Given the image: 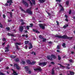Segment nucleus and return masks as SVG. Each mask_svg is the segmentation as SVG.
I'll use <instances>...</instances> for the list:
<instances>
[{"mask_svg": "<svg viewBox=\"0 0 75 75\" xmlns=\"http://www.w3.org/2000/svg\"><path fill=\"white\" fill-rule=\"evenodd\" d=\"M55 37H57L59 38H62L63 39H67V40H72V37H68L66 35H64L63 36H61L58 35H55Z\"/></svg>", "mask_w": 75, "mask_h": 75, "instance_id": "f257e3e1", "label": "nucleus"}, {"mask_svg": "<svg viewBox=\"0 0 75 75\" xmlns=\"http://www.w3.org/2000/svg\"><path fill=\"white\" fill-rule=\"evenodd\" d=\"M25 13H27L29 14H30L31 15L33 14V12L31 11V8H28L27 9L26 11H25Z\"/></svg>", "mask_w": 75, "mask_h": 75, "instance_id": "f03ea898", "label": "nucleus"}, {"mask_svg": "<svg viewBox=\"0 0 75 75\" xmlns=\"http://www.w3.org/2000/svg\"><path fill=\"white\" fill-rule=\"evenodd\" d=\"M22 3L23 4L25 5V6L28 7V4L27 2L25 1H24V0H22Z\"/></svg>", "mask_w": 75, "mask_h": 75, "instance_id": "7ed1b4c3", "label": "nucleus"}, {"mask_svg": "<svg viewBox=\"0 0 75 75\" xmlns=\"http://www.w3.org/2000/svg\"><path fill=\"white\" fill-rule=\"evenodd\" d=\"M39 25L40 28H42V29L43 30L45 29V24H42L40 23L39 24Z\"/></svg>", "mask_w": 75, "mask_h": 75, "instance_id": "20e7f679", "label": "nucleus"}, {"mask_svg": "<svg viewBox=\"0 0 75 75\" xmlns=\"http://www.w3.org/2000/svg\"><path fill=\"white\" fill-rule=\"evenodd\" d=\"M25 27V26H21L20 27H19V31H21V32H23V30H24V27Z\"/></svg>", "mask_w": 75, "mask_h": 75, "instance_id": "39448f33", "label": "nucleus"}, {"mask_svg": "<svg viewBox=\"0 0 75 75\" xmlns=\"http://www.w3.org/2000/svg\"><path fill=\"white\" fill-rule=\"evenodd\" d=\"M18 45H21V43H20L16 42L15 44V45L16 47V48L18 50H19V48H18Z\"/></svg>", "mask_w": 75, "mask_h": 75, "instance_id": "423d86ee", "label": "nucleus"}, {"mask_svg": "<svg viewBox=\"0 0 75 75\" xmlns=\"http://www.w3.org/2000/svg\"><path fill=\"white\" fill-rule=\"evenodd\" d=\"M13 67H16V69H17L18 70H19L20 69V67L17 65V64H14Z\"/></svg>", "mask_w": 75, "mask_h": 75, "instance_id": "0eeeda50", "label": "nucleus"}, {"mask_svg": "<svg viewBox=\"0 0 75 75\" xmlns=\"http://www.w3.org/2000/svg\"><path fill=\"white\" fill-rule=\"evenodd\" d=\"M34 69L35 71H40V72H41V71H42V69H41L40 67L36 69Z\"/></svg>", "mask_w": 75, "mask_h": 75, "instance_id": "6e6552de", "label": "nucleus"}, {"mask_svg": "<svg viewBox=\"0 0 75 75\" xmlns=\"http://www.w3.org/2000/svg\"><path fill=\"white\" fill-rule=\"evenodd\" d=\"M7 3H9V6H10L12 4L11 3H13V1H12V0H10L7 1Z\"/></svg>", "mask_w": 75, "mask_h": 75, "instance_id": "1a4fd4ad", "label": "nucleus"}, {"mask_svg": "<svg viewBox=\"0 0 75 75\" xmlns=\"http://www.w3.org/2000/svg\"><path fill=\"white\" fill-rule=\"evenodd\" d=\"M11 70H12V71H13V74L14 75H18V74L16 73V71H14V69H11Z\"/></svg>", "mask_w": 75, "mask_h": 75, "instance_id": "9d476101", "label": "nucleus"}, {"mask_svg": "<svg viewBox=\"0 0 75 75\" xmlns=\"http://www.w3.org/2000/svg\"><path fill=\"white\" fill-rule=\"evenodd\" d=\"M47 58H48V59H49L50 61H52V58L50 56H47Z\"/></svg>", "mask_w": 75, "mask_h": 75, "instance_id": "9b49d317", "label": "nucleus"}, {"mask_svg": "<svg viewBox=\"0 0 75 75\" xmlns=\"http://www.w3.org/2000/svg\"><path fill=\"white\" fill-rule=\"evenodd\" d=\"M55 74V71H54V68L52 69V75H54Z\"/></svg>", "mask_w": 75, "mask_h": 75, "instance_id": "f8f14e48", "label": "nucleus"}, {"mask_svg": "<svg viewBox=\"0 0 75 75\" xmlns=\"http://www.w3.org/2000/svg\"><path fill=\"white\" fill-rule=\"evenodd\" d=\"M25 69L26 72H27L29 71V68L28 67H25Z\"/></svg>", "mask_w": 75, "mask_h": 75, "instance_id": "ddd939ff", "label": "nucleus"}, {"mask_svg": "<svg viewBox=\"0 0 75 75\" xmlns=\"http://www.w3.org/2000/svg\"><path fill=\"white\" fill-rule=\"evenodd\" d=\"M51 57L52 58H53V59H56V56H55V55L54 54H51Z\"/></svg>", "mask_w": 75, "mask_h": 75, "instance_id": "4468645a", "label": "nucleus"}, {"mask_svg": "<svg viewBox=\"0 0 75 75\" xmlns=\"http://www.w3.org/2000/svg\"><path fill=\"white\" fill-rule=\"evenodd\" d=\"M27 63L28 64H30V65H31V61H30V60H28L26 61Z\"/></svg>", "mask_w": 75, "mask_h": 75, "instance_id": "2eb2a0df", "label": "nucleus"}, {"mask_svg": "<svg viewBox=\"0 0 75 75\" xmlns=\"http://www.w3.org/2000/svg\"><path fill=\"white\" fill-rule=\"evenodd\" d=\"M39 1L40 3H43L45 1V0H39Z\"/></svg>", "mask_w": 75, "mask_h": 75, "instance_id": "dca6fc26", "label": "nucleus"}, {"mask_svg": "<svg viewBox=\"0 0 75 75\" xmlns=\"http://www.w3.org/2000/svg\"><path fill=\"white\" fill-rule=\"evenodd\" d=\"M14 61H15V62H16L20 61V60H19V59L18 58H17L16 59H15Z\"/></svg>", "mask_w": 75, "mask_h": 75, "instance_id": "f3484780", "label": "nucleus"}, {"mask_svg": "<svg viewBox=\"0 0 75 75\" xmlns=\"http://www.w3.org/2000/svg\"><path fill=\"white\" fill-rule=\"evenodd\" d=\"M8 35L9 36H11V37H15V36H14V35H13V34H12L11 33H8Z\"/></svg>", "mask_w": 75, "mask_h": 75, "instance_id": "a211bd4d", "label": "nucleus"}, {"mask_svg": "<svg viewBox=\"0 0 75 75\" xmlns=\"http://www.w3.org/2000/svg\"><path fill=\"white\" fill-rule=\"evenodd\" d=\"M29 44L30 45V46L29 47V49H31V48H33V46L32 45V44H31V43H29Z\"/></svg>", "mask_w": 75, "mask_h": 75, "instance_id": "6ab92c4d", "label": "nucleus"}, {"mask_svg": "<svg viewBox=\"0 0 75 75\" xmlns=\"http://www.w3.org/2000/svg\"><path fill=\"white\" fill-rule=\"evenodd\" d=\"M47 62H42V64L43 66H45L47 65Z\"/></svg>", "mask_w": 75, "mask_h": 75, "instance_id": "aec40b11", "label": "nucleus"}, {"mask_svg": "<svg viewBox=\"0 0 75 75\" xmlns=\"http://www.w3.org/2000/svg\"><path fill=\"white\" fill-rule=\"evenodd\" d=\"M33 31H34V32H36V33H40V32H38V30H35V29H33Z\"/></svg>", "mask_w": 75, "mask_h": 75, "instance_id": "412c9836", "label": "nucleus"}, {"mask_svg": "<svg viewBox=\"0 0 75 75\" xmlns=\"http://www.w3.org/2000/svg\"><path fill=\"white\" fill-rule=\"evenodd\" d=\"M27 0L28 1H29L30 3V5L31 6H33V3H32V2H31V1H30V0Z\"/></svg>", "mask_w": 75, "mask_h": 75, "instance_id": "4be33fe9", "label": "nucleus"}, {"mask_svg": "<svg viewBox=\"0 0 75 75\" xmlns=\"http://www.w3.org/2000/svg\"><path fill=\"white\" fill-rule=\"evenodd\" d=\"M66 44L65 43H64L62 45V46L64 47V48H65L66 47V46H65V45Z\"/></svg>", "mask_w": 75, "mask_h": 75, "instance_id": "5701e85b", "label": "nucleus"}, {"mask_svg": "<svg viewBox=\"0 0 75 75\" xmlns=\"http://www.w3.org/2000/svg\"><path fill=\"white\" fill-rule=\"evenodd\" d=\"M8 13H9V14H10V16L12 18V17H13V15H12V12H8Z\"/></svg>", "mask_w": 75, "mask_h": 75, "instance_id": "b1692460", "label": "nucleus"}, {"mask_svg": "<svg viewBox=\"0 0 75 75\" xmlns=\"http://www.w3.org/2000/svg\"><path fill=\"white\" fill-rule=\"evenodd\" d=\"M70 74L71 75H74V72L72 71H70Z\"/></svg>", "mask_w": 75, "mask_h": 75, "instance_id": "393cba45", "label": "nucleus"}, {"mask_svg": "<svg viewBox=\"0 0 75 75\" xmlns=\"http://www.w3.org/2000/svg\"><path fill=\"white\" fill-rule=\"evenodd\" d=\"M69 61L70 62H71L72 63H73L74 62V60H72V59H70L69 60Z\"/></svg>", "mask_w": 75, "mask_h": 75, "instance_id": "a878e982", "label": "nucleus"}, {"mask_svg": "<svg viewBox=\"0 0 75 75\" xmlns=\"http://www.w3.org/2000/svg\"><path fill=\"white\" fill-rule=\"evenodd\" d=\"M33 4H35V0H31Z\"/></svg>", "mask_w": 75, "mask_h": 75, "instance_id": "bb28decb", "label": "nucleus"}, {"mask_svg": "<svg viewBox=\"0 0 75 75\" xmlns=\"http://www.w3.org/2000/svg\"><path fill=\"white\" fill-rule=\"evenodd\" d=\"M27 73L29 74H31V71L30 70H28Z\"/></svg>", "mask_w": 75, "mask_h": 75, "instance_id": "cd10ccee", "label": "nucleus"}, {"mask_svg": "<svg viewBox=\"0 0 75 75\" xmlns=\"http://www.w3.org/2000/svg\"><path fill=\"white\" fill-rule=\"evenodd\" d=\"M58 65H60V67H62V68H65V66H63L61 64H58Z\"/></svg>", "mask_w": 75, "mask_h": 75, "instance_id": "c85d7f7f", "label": "nucleus"}, {"mask_svg": "<svg viewBox=\"0 0 75 75\" xmlns=\"http://www.w3.org/2000/svg\"><path fill=\"white\" fill-rule=\"evenodd\" d=\"M58 60H61V57H60V56L59 55H58Z\"/></svg>", "mask_w": 75, "mask_h": 75, "instance_id": "c756f323", "label": "nucleus"}, {"mask_svg": "<svg viewBox=\"0 0 75 75\" xmlns=\"http://www.w3.org/2000/svg\"><path fill=\"white\" fill-rule=\"evenodd\" d=\"M11 57L12 58H16V56L11 55Z\"/></svg>", "mask_w": 75, "mask_h": 75, "instance_id": "7c9ffc66", "label": "nucleus"}, {"mask_svg": "<svg viewBox=\"0 0 75 75\" xmlns=\"http://www.w3.org/2000/svg\"><path fill=\"white\" fill-rule=\"evenodd\" d=\"M29 42V41H25V44H28Z\"/></svg>", "mask_w": 75, "mask_h": 75, "instance_id": "2f4dec72", "label": "nucleus"}, {"mask_svg": "<svg viewBox=\"0 0 75 75\" xmlns=\"http://www.w3.org/2000/svg\"><path fill=\"white\" fill-rule=\"evenodd\" d=\"M39 37L41 39H43V37H42V35H39Z\"/></svg>", "mask_w": 75, "mask_h": 75, "instance_id": "473e14b6", "label": "nucleus"}, {"mask_svg": "<svg viewBox=\"0 0 75 75\" xmlns=\"http://www.w3.org/2000/svg\"><path fill=\"white\" fill-rule=\"evenodd\" d=\"M6 29L7 30L9 31V30H10V28L8 27H7L6 28Z\"/></svg>", "mask_w": 75, "mask_h": 75, "instance_id": "72a5a7b5", "label": "nucleus"}, {"mask_svg": "<svg viewBox=\"0 0 75 75\" xmlns=\"http://www.w3.org/2000/svg\"><path fill=\"white\" fill-rule=\"evenodd\" d=\"M57 49H59V50L60 49V47H59V45H58L57 46Z\"/></svg>", "mask_w": 75, "mask_h": 75, "instance_id": "f704fd0d", "label": "nucleus"}, {"mask_svg": "<svg viewBox=\"0 0 75 75\" xmlns=\"http://www.w3.org/2000/svg\"><path fill=\"white\" fill-rule=\"evenodd\" d=\"M64 8L63 7H62V8L60 9L61 11H64Z\"/></svg>", "mask_w": 75, "mask_h": 75, "instance_id": "c9c22d12", "label": "nucleus"}, {"mask_svg": "<svg viewBox=\"0 0 75 75\" xmlns=\"http://www.w3.org/2000/svg\"><path fill=\"white\" fill-rule=\"evenodd\" d=\"M43 40L42 41H43V42H45V41H47V39L46 38H43Z\"/></svg>", "mask_w": 75, "mask_h": 75, "instance_id": "e433bc0d", "label": "nucleus"}, {"mask_svg": "<svg viewBox=\"0 0 75 75\" xmlns=\"http://www.w3.org/2000/svg\"><path fill=\"white\" fill-rule=\"evenodd\" d=\"M0 75H5V74L0 71Z\"/></svg>", "mask_w": 75, "mask_h": 75, "instance_id": "4c0bfd02", "label": "nucleus"}, {"mask_svg": "<svg viewBox=\"0 0 75 75\" xmlns=\"http://www.w3.org/2000/svg\"><path fill=\"white\" fill-rule=\"evenodd\" d=\"M22 62L23 65H25V62L24 61H22Z\"/></svg>", "mask_w": 75, "mask_h": 75, "instance_id": "58836bf2", "label": "nucleus"}, {"mask_svg": "<svg viewBox=\"0 0 75 75\" xmlns=\"http://www.w3.org/2000/svg\"><path fill=\"white\" fill-rule=\"evenodd\" d=\"M35 63H36V62H35V61H33V62L32 63H31V65H32V64H35Z\"/></svg>", "mask_w": 75, "mask_h": 75, "instance_id": "ea45409f", "label": "nucleus"}, {"mask_svg": "<svg viewBox=\"0 0 75 75\" xmlns=\"http://www.w3.org/2000/svg\"><path fill=\"white\" fill-rule=\"evenodd\" d=\"M66 5H67V6H68V5H69V2L68 1H67L66 2Z\"/></svg>", "mask_w": 75, "mask_h": 75, "instance_id": "a19ab883", "label": "nucleus"}, {"mask_svg": "<svg viewBox=\"0 0 75 75\" xmlns=\"http://www.w3.org/2000/svg\"><path fill=\"white\" fill-rule=\"evenodd\" d=\"M39 65L40 66L42 65V62H41V63H39Z\"/></svg>", "mask_w": 75, "mask_h": 75, "instance_id": "79ce46f5", "label": "nucleus"}, {"mask_svg": "<svg viewBox=\"0 0 75 75\" xmlns=\"http://www.w3.org/2000/svg\"><path fill=\"white\" fill-rule=\"evenodd\" d=\"M0 27H1V28H3V25H2V24H1L0 22Z\"/></svg>", "mask_w": 75, "mask_h": 75, "instance_id": "37998d69", "label": "nucleus"}, {"mask_svg": "<svg viewBox=\"0 0 75 75\" xmlns=\"http://www.w3.org/2000/svg\"><path fill=\"white\" fill-rule=\"evenodd\" d=\"M24 24H25V22H23L22 23H21V25H24Z\"/></svg>", "mask_w": 75, "mask_h": 75, "instance_id": "c03bdc74", "label": "nucleus"}, {"mask_svg": "<svg viewBox=\"0 0 75 75\" xmlns=\"http://www.w3.org/2000/svg\"><path fill=\"white\" fill-rule=\"evenodd\" d=\"M30 27V26H27V30H29L30 28H29Z\"/></svg>", "mask_w": 75, "mask_h": 75, "instance_id": "a18cd8bd", "label": "nucleus"}, {"mask_svg": "<svg viewBox=\"0 0 75 75\" xmlns=\"http://www.w3.org/2000/svg\"><path fill=\"white\" fill-rule=\"evenodd\" d=\"M56 23H57V25H59V22L58 21H56Z\"/></svg>", "mask_w": 75, "mask_h": 75, "instance_id": "49530a36", "label": "nucleus"}, {"mask_svg": "<svg viewBox=\"0 0 75 75\" xmlns=\"http://www.w3.org/2000/svg\"><path fill=\"white\" fill-rule=\"evenodd\" d=\"M72 11H71V10H70L69 12V14H71Z\"/></svg>", "mask_w": 75, "mask_h": 75, "instance_id": "de8ad7c7", "label": "nucleus"}, {"mask_svg": "<svg viewBox=\"0 0 75 75\" xmlns=\"http://www.w3.org/2000/svg\"><path fill=\"white\" fill-rule=\"evenodd\" d=\"M51 64H52V65L55 64V63H54V62H51Z\"/></svg>", "mask_w": 75, "mask_h": 75, "instance_id": "09e8293b", "label": "nucleus"}, {"mask_svg": "<svg viewBox=\"0 0 75 75\" xmlns=\"http://www.w3.org/2000/svg\"><path fill=\"white\" fill-rule=\"evenodd\" d=\"M3 17L4 18H6V16L4 14L3 15Z\"/></svg>", "mask_w": 75, "mask_h": 75, "instance_id": "8fccbe9b", "label": "nucleus"}, {"mask_svg": "<svg viewBox=\"0 0 75 75\" xmlns=\"http://www.w3.org/2000/svg\"><path fill=\"white\" fill-rule=\"evenodd\" d=\"M56 1L61 2V0H56Z\"/></svg>", "mask_w": 75, "mask_h": 75, "instance_id": "3c124183", "label": "nucleus"}, {"mask_svg": "<svg viewBox=\"0 0 75 75\" xmlns=\"http://www.w3.org/2000/svg\"><path fill=\"white\" fill-rule=\"evenodd\" d=\"M65 21L67 22H68V19L67 18H66L65 19Z\"/></svg>", "mask_w": 75, "mask_h": 75, "instance_id": "603ef678", "label": "nucleus"}, {"mask_svg": "<svg viewBox=\"0 0 75 75\" xmlns=\"http://www.w3.org/2000/svg\"><path fill=\"white\" fill-rule=\"evenodd\" d=\"M47 14H48L49 16H51V13H49V12L47 13Z\"/></svg>", "mask_w": 75, "mask_h": 75, "instance_id": "864d4df0", "label": "nucleus"}, {"mask_svg": "<svg viewBox=\"0 0 75 75\" xmlns=\"http://www.w3.org/2000/svg\"><path fill=\"white\" fill-rule=\"evenodd\" d=\"M59 6L60 7H63V6H62V5H61L60 4H59Z\"/></svg>", "mask_w": 75, "mask_h": 75, "instance_id": "5fc2aeb1", "label": "nucleus"}, {"mask_svg": "<svg viewBox=\"0 0 75 75\" xmlns=\"http://www.w3.org/2000/svg\"><path fill=\"white\" fill-rule=\"evenodd\" d=\"M21 22H24V20H23V19H21Z\"/></svg>", "mask_w": 75, "mask_h": 75, "instance_id": "6e6d98bb", "label": "nucleus"}, {"mask_svg": "<svg viewBox=\"0 0 75 75\" xmlns=\"http://www.w3.org/2000/svg\"><path fill=\"white\" fill-rule=\"evenodd\" d=\"M6 38H3V41H6Z\"/></svg>", "mask_w": 75, "mask_h": 75, "instance_id": "4d7b16f0", "label": "nucleus"}, {"mask_svg": "<svg viewBox=\"0 0 75 75\" xmlns=\"http://www.w3.org/2000/svg\"><path fill=\"white\" fill-rule=\"evenodd\" d=\"M8 51H9V50H8V49L7 50H5V52H8Z\"/></svg>", "mask_w": 75, "mask_h": 75, "instance_id": "13d9d810", "label": "nucleus"}, {"mask_svg": "<svg viewBox=\"0 0 75 75\" xmlns=\"http://www.w3.org/2000/svg\"><path fill=\"white\" fill-rule=\"evenodd\" d=\"M63 28H67V26L66 25H64L63 26Z\"/></svg>", "mask_w": 75, "mask_h": 75, "instance_id": "bf43d9fd", "label": "nucleus"}, {"mask_svg": "<svg viewBox=\"0 0 75 75\" xmlns=\"http://www.w3.org/2000/svg\"><path fill=\"white\" fill-rule=\"evenodd\" d=\"M30 25H31V27H33V23H30Z\"/></svg>", "mask_w": 75, "mask_h": 75, "instance_id": "052dcab7", "label": "nucleus"}, {"mask_svg": "<svg viewBox=\"0 0 75 75\" xmlns=\"http://www.w3.org/2000/svg\"><path fill=\"white\" fill-rule=\"evenodd\" d=\"M21 11H24L25 13V11L24 9H22Z\"/></svg>", "mask_w": 75, "mask_h": 75, "instance_id": "680f3d73", "label": "nucleus"}, {"mask_svg": "<svg viewBox=\"0 0 75 75\" xmlns=\"http://www.w3.org/2000/svg\"><path fill=\"white\" fill-rule=\"evenodd\" d=\"M5 5L6 6H8V4L7 3L5 4Z\"/></svg>", "mask_w": 75, "mask_h": 75, "instance_id": "e2e57ef3", "label": "nucleus"}, {"mask_svg": "<svg viewBox=\"0 0 75 75\" xmlns=\"http://www.w3.org/2000/svg\"><path fill=\"white\" fill-rule=\"evenodd\" d=\"M66 68H67L68 69H70V68H69V67H67H67Z\"/></svg>", "mask_w": 75, "mask_h": 75, "instance_id": "0e129e2a", "label": "nucleus"}, {"mask_svg": "<svg viewBox=\"0 0 75 75\" xmlns=\"http://www.w3.org/2000/svg\"><path fill=\"white\" fill-rule=\"evenodd\" d=\"M57 52H60V51L59 50H57Z\"/></svg>", "mask_w": 75, "mask_h": 75, "instance_id": "69168bd1", "label": "nucleus"}, {"mask_svg": "<svg viewBox=\"0 0 75 75\" xmlns=\"http://www.w3.org/2000/svg\"><path fill=\"white\" fill-rule=\"evenodd\" d=\"M65 18H68V16L67 15H65Z\"/></svg>", "mask_w": 75, "mask_h": 75, "instance_id": "338daca9", "label": "nucleus"}, {"mask_svg": "<svg viewBox=\"0 0 75 75\" xmlns=\"http://www.w3.org/2000/svg\"><path fill=\"white\" fill-rule=\"evenodd\" d=\"M5 49L6 50H8V47H5Z\"/></svg>", "mask_w": 75, "mask_h": 75, "instance_id": "774afa93", "label": "nucleus"}]
</instances>
